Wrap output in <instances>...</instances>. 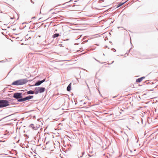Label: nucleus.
<instances>
[{
    "label": "nucleus",
    "mask_w": 158,
    "mask_h": 158,
    "mask_svg": "<svg viewBox=\"0 0 158 158\" xmlns=\"http://www.w3.org/2000/svg\"><path fill=\"white\" fill-rule=\"evenodd\" d=\"M28 82V80L26 79H19L13 82L12 85H19L24 84Z\"/></svg>",
    "instance_id": "obj_1"
},
{
    "label": "nucleus",
    "mask_w": 158,
    "mask_h": 158,
    "mask_svg": "<svg viewBox=\"0 0 158 158\" xmlns=\"http://www.w3.org/2000/svg\"><path fill=\"white\" fill-rule=\"evenodd\" d=\"M9 102L6 100H0V108H3L9 105Z\"/></svg>",
    "instance_id": "obj_2"
},
{
    "label": "nucleus",
    "mask_w": 158,
    "mask_h": 158,
    "mask_svg": "<svg viewBox=\"0 0 158 158\" xmlns=\"http://www.w3.org/2000/svg\"><path fill=\"white\" fill-rule=\"evenodd\" d=\"M13 97L15 99L19 100L23 98L22 93H16L14 94Z\"/></svg>",
    "instance_id": "obj_3"
},
{
    "label": "nucleus",
    "mask_w": 158,
    "mask_h": 158,
    "mask_svg": "<svg viewBox=\"0 0 158 158\" xmlns=\"http://www.w3.org/2000/svg\"><path fill=\"white\" fill-rule=\"evenodd\" d=\"M33 98V96H28L27 97L23 98L22 99L18 100V102H23L27 100H29L32 98Z\"/></svg>",
    "instance_id": "obj_4"
},
{
    "label": "nucleus",
    "mask_w": 158,
    "mask_h": 158,
    "mask_svg": "<svg viewBox=\"0 0 158 158\" xmlns=\"http://www.w3.org/2000/svg\"><path fill=\"white\" fill-rule=\"evenodd\" d=\"M29 127L31 128L32 130H36L38 129V127L36 126L35 127L33 124H31L29 125Z\"/></svg>",
    "instance_id": "obj_5"
},
{
    "label": "nucleus",
    "mask_w": 158,
    "mask_h": 158,
    "mask_svg": "<svg viewBox=\"0 0 158 158\" xmlns=\"http://www.w3.org/2000/svg\"><path fill=\"white\" fill-rule=\"evenodd\" d=\"M39 88L38 89H39L40 93H42L44 92L45 88L42 87H39Z\"/></svg>",
    "instance_id": "obj_6"
},
{
    "label": "nucleus",
    "mask_w": 158,
    "mask_h": 158,
    "mask_svg": "<svg viewBox=\"0 0 158 158\" xmlns=\"http://www.w3.org/2000/svg\"><path fill=\"white\" fill-rule=\"evenodd\" d=\"M145 78V77H142L140 78L137 79L136 80V81L137 82H141L142 81V80Z\"/></svg>",
    "instance_id": "obj_7"
},
{
    "label": "nucleus",
    "mask_w": 158,
    "mask_h": 158,
    "mask_svg": "<svg viewBox=\"0 0 158 158\" xmlns=\"http://www.w3.org/2000/svg\"><path fill=\"white\" fill-rule=\"evenodd\" d=\"M42 82H41V81L39 80L37 81L35 84V86H38L40 85V84H42Z\"/></svg>",
    "instance_id": "obj_8"
},
{
    "label": "nucleus",
    "mask_w": 158,
    "mask_h": 158,
    "mask_svg": "<svg viewBox=\"0 0 158 158\" xmlns=\"http://www.w3.org/2000/svg\"><path fill=\"white\" fill-rule=\"evenodd\" d=\"M27 93L28 94H34V93H35V92L34 91H32L31 90H29L27 92Z\"/></svg>",
    "instance_id": "obj_9"
},
{
    "label": "nucleus",
    "mask_w": 158,
    "mask_h": 158,
    "mask_svg": "<svg viewBox=\"0 0 158 158\" xmlns=\"http://www.w3.org/2000/svg\"><path fill=\"white\" fill-rule=\"evenodd\" d=\"M71 83H70L69 85H68V86L67 87V90L68 91H70L71 89Z\"/></svg>",
    "instance_id": "obj_10"
},
{
    "label": "nucleus",
    "mask_w": 158,
    "mask_h": 158,
    "mask_svg": "<svg viewBox=\"0 0 158 158\" xmlns=\"http://www.w3.org/2000/svg\"><path fill=\"white\" fill-rule=\"evenodd\" d=\"M39 88V87H36L35 88V94H37L38 93H40L39 89H38Z\"/></svg>",
    "instance_id": "obj_11"
},
{
    "label": "nucleus",
    "mask_w": 158,
    "mask_h": 158,
    "mask_svg": "<svg viewBox=\"0 0 158 158\" xmlns=\"http://www.w3.org/2000/svg\"><path fill=\"white\" fill-rule=\"evenodd\" d=\"M59 35V34L56 33L53 35L52 36V37L54 38L58 37Z\"/></svg>",
    "instance_id": "obj_12"
},
{
    "label": "nucleus",
    "mask_w": 158,
    "mask_h": 158,
    "mask_svg": "<svg viewBox=\"0 0 158 158\" xmlns=\"http://www.w3.org/2000/svg\"><path fill=\"white\" fill-rule=\"evenodd\" d=\"M79 6H80L79 5H73V7H75L76 8H75V10H77L78 9V7H79Z\"/></svg>",
    "instance_id": "obj_13"
},
{
    "label": "nucleus",
    "mask_w": 158,
    "mask_h": 158,
    "mask_svg": "<svg viewBox=\"0 0 158 158\" xmlns=\"http://www.w3.org/2000/svg\"><path fill=\"white\" fill-rule=\"evenodd\" d=\"M125 3V2H123V3H120L119 4V6H118V7H119L121 6H122V5H123V4H124V3Z\"/></svg>",
    "instance_id": "obj_14"
},
{
    "label": "nucleus",
    "mask_w": 158,
    "mask_h": 158,
    "mask_svg": "<svg viewBox=\"0 0 158 158\" xmlns=\"http://www.w3.org/2000/svg\"><path fill=\"white\" fill-rule=\"evenodd\" d=\"M104 2V0H99L98 1L99 3H101Z\"/></svg>",
    "instance_id": "obj_15"
},
{
    "label": "nucleus",
    "mask_w": 158,
    "mask_h": 158,
    "mask_svg": "<svg viewBox=\"0 0 158 158\" xmlns=\"http://www.w3.org/2000/svg\"><path fill=\"white\" fill-rule=\"evenodd\" d=\"M28 95L27 94V92H25V93L23 94H22V96H26L27 95Z\"/></svg>",
    "instance_id": "obj_16"
},
{
    "label": "nucleus",
    "mask_w": 158,
    "mask_h": 158,
    "mask_svg": "<svg viewBox=\"0 0 158 158\" xmlns=\"http://www.w3.org/2000/svg\"><path fill=\"white\" fill-rule=\"evenodd\" d=\"M72 1H73L72 0H70V1H69V2H66V3H65L64 4L65 5H66L67 3H68L69 2H70Z\"/></svg>",
    "instance_id": "obj_17"
},
{
    "label": "nucleus",
    "mask_w": 158,
    "mask_h": 158,
    "mask_svg": "<svg viewBox=\"0 0 158 158\" xmlns=\"http://www.w3.org/2000/svg\"><path fill=\"white\" fill-rule=\"evenodd\" d=\"M45 80H46L45 79H43V80L41 81V82H42V83H43V82H44L45 81Z\"/></svg>",
    "instance_id": "obj_18"
},
{
    "label": "nucleus",
    "mask_w": 158,
    "mask_h": 158,
    "mask_svg": "<svg viewBox=\"0 0 158 158\" xmlns=\"http://www.w3.org/2000/svg\"><path fill=\"white\" fill-rule=\"evenodd\" d=\"M94 59L96 60L98 62H99V61L97 60V59H96L95 58H94Z\"/></svg>",
    "instance_id": "obj_19"
},
{
    "label": "nucleus",
    "mask_w": 158,
    "mask_h": 158,
    "mask_svg": "<svg viewBox=\"0 0 158 158\" xmlns=\"http://www.w3.org/2000/svg\"><path fill=\"white\" fill-rule=\"evenodd\" d=\"M84 153H85V152H82V156L84 154Z\"/></svg>",
    "instance_id": "obj_20"
},
{
    "label": "nucleus",
    "mask_w": 158,
    "mask_h": 158,
    "mask_svg": "<svg viewBox=\"0 0 158 158\" xmlns=\"http://www.w3.org/2000/svg\"><path fill=\"white\" fill-rule=\"evenodd\" d=\"M69 40V39H66L65 40Z\"/></svg>",
    "instance_id": "obj_21"
},
{
    "label": "nucleus",
    "mask_w": 158,
    "mask_h": 158,
    "mask_svg": "<svg viewBox=\"0 0 158 158\" xmlns=\"http://www.w3.org/2000/svg\"><path fill=\"white\" fill-rule=\"evenodd\" d=\"M85 83H86V84L87 85V86H88V84H87V83H86V82H85Z\"/></svg>",
    "instance_id": "obj_22"
},
{
    "label": "nucleus",
    "mask_w": 158,
    "mask_h": 158,
    "mask_svg": "<svg viewBox=\"0 0 158 158\" xmlns=\"http://www.w3.org/2000/svg\"><path fill=\"white\" fill-rule=\"evenodd\" d=\"M77 2V1H74V2Z\"/></svg>",
    "instance_id": "obj_23"
},
{
    "label": "nucleus",
    "mask_w": 158,
    "mask_h": 158,
    "mask_svg": "<svg viewBox=\"0 0 158 158\" xmlns=\"http://www.w3.org/2000/svg\"><path fill=\"white\" fill-rule=\"evenodd\" d=\"M89 156H90V155H89Z\"/></svg>",
    "instance_id": "obj_24"
},
{
    "label": "nucleus",
    "mask_w": 158,
    "mask_h": 158,
    "mask_svg": "<svg viewBox=\"0 0 158 158\" xmlns=\"http://www.w3.org/2000/svg\"><path fill=\"white\" fill-rule=\"evenodd\" d=\"M31 2H33V1H31Z\"/></svg>",
    "instance_id": "obj_25"
},
{
    "label": "nucleus",
    "mask_w": 158,
    "mask_h": 158,
    "mask_svg": "<svg viewBox=\"0 0 158 158\" xmlns=\"http://www.w3.org/2000/svg\"><path fill=\"white\" fill-rule=\"evenodd\" d=\"M31 38V37H29V38Z\"/></svg>",
    "instance_id": "obj_26"
}]
</instances>
